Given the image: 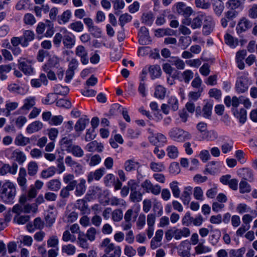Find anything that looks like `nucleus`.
<instances>
[{"label": "nucleus", "mask_w": 257, "mask_h": 257, "mask_svg": "<svg viewBox=\"0 0 257 257\" xmlns=\"http://www.w3.org/2000/svg\"><path fill=\"white\" fill-rule=\"evenodd\" d=\"M192 189L190 186L186 187L182 193L181 199L185 205H188L190 201Z\"/></svg>", "instance_id": "4be33fe9"}, {"label": "nucleus", "mask_w": 257, "mask_h": 257, "mask_svg": "<svg viewBox=\"0 0 257 257\" xmlns=\"http://www.w3.org/2000/svg\"><path fill=\"white\" fill-rule=\"evenodd\" d=\"M54 91L55 94L66 95L69 93V89L67 86L57 85L54 87Z\"/></svg>", "instance_id": "c03bdc74"}, {"label": "nucleus", "mask_w": 257, "mask_h": 257, "mask_svg": "<svg viewBox=\"0 0 257 257\" xmlns=\"http://www.w3.org/2000/svg\"><path fill=\"white\" fill-rule=\"evenodd\" d=\"M142 22L146 25H151L153 22V16L151 13H144L142 17Z\"/></svg>", "instance_id": "8fccbe9b"}, {"label": "nucleus", "mask_w": 257, "mask_h": 257, "mask_svg": "<svg viewBox=\"0 0 257 257\" xmlns=\"http://www.w3.org/2000/svg\"><path fill=\"white\" fill-rule=\"evenodd\" d=\"M149 72L152 79L159 77L161 74V69L159 65L151 66L149 68Z\"/></svg>", "instance_id": "f704fd0d"}, {"label": "nucleus", "mask_w": 257, "mask_h": 257, "mask_svg": "<svg viewBox=\"0 0 257 257\" xmlns=\"http://www.w3.org/2000/svg\"><path fill=\"white\" fill-rule=\"evenodd\" d=\"M239 188L241 193H248L251 191L250 185L245 180H241Z\"/></svg>", "instance_id": "49530a36"}, {"label": "nucleus", "mask_w": 257, "mask_h": 257, "mask_svg": "<svg viewBox=\"0 0 257 257\" xmlns=\"http://www.w3.org/2000/svg\"><path fill=\"white\" fill-rule=\"evenodd\" d=\"M69 27L70 29H71L72 30L77 32H82L83 30V25L80 21H76L73 23H72L70 26Z\"/></svg>", "instance_id": "3c124183"}, {"label": "nucleus", "mask_w": 257, "mask_h": 257, "mask_svg": "<svg viewBox=\"0 0 257 257\" xmlns=\"http://www.w3.org/2000/svg\"><path fill=\"white\" fill-rule=\"evenodd\" d=\"M23 21L26 25L33 26L36 23L35 17L31 13H27L24 15Z\"/></svg>", "instance_id": "79ce46f5"}, {"label": "nucleus", "mask_w": 257, "mask_h": 257, "mask_svg": "<svg viewBox=\"0 0 257 257\" xmlns=\"http://www.w3.org/2000/svg\"><path fill=\"white\" fill-rule=\"evenodd\" d=\"M56 105L59 107L69 108L71 106V103L68 100L60 99L56 102Z\"/></svg>", "instance_id": "774afa93"}, {"label": "nucleus", "mask_w": 257, "mask_h": 257, "mask_svg": "<svg viewBox=\"0 0 257 257\" xmlns=\"http://www.w3.org/2000/svg\"><path fill=\"white\" fill-rule=\"evenodd\" d=\"M18 68L25 75H31L34 73V68L33 67V60L24 57H21L18 61Z\"/></svg>", "instance_id": "f03ea898"}, {"label": "nucleus", "mask_w": 257, "mask_h": 257, "mask_svg": "<svg viewBox=\"0 0 257 257\" xmlns=\"http://www.w3.org/2000/svg\"><path fill=\"white\" fill-rule=\"evenodd\" d=\"M68 153H71L74 156L81 158L84 155L83 149L78 145H74Z\"/></svg>", "instance_id": "7c9ffc66"}, {"label": "nucleus", "mask_w": 257, "mask_h": 257, "mask_svg": "<svg viewBox=\"0 0 257 257\" xmlns=\"http://www.w3.org/2000/svg\"><path fill=\"white\" fill-rule=\"evenodd\" d=\"M190 230L188 228L176 229L173 232V236L176 240L181 239L182 237H187L190 235Z\"/></svg>", "instance_id": "2eb2a0df"}, {"label": "nucleus", "mask_w": 257, "mask_h": 257, "mask_svg": "<svg viewBox=\"0 0 257 257\" xmlns=\"http://www.w3.org/2000/svg\"><path fill=\"white\" fill-rule=\"evenodd\" d=\"M38 166L35 162L31 161L28 165V174L31 176H35L38 172Z\"/></svg>", "instance_id": "4c0bfd02"}, {"label": "nucleus", "mask_w": 257, "mask_h": 257, "mask_svg": "<svg viewBox=\"0 0 257 257\" xmlns=\"http://www.w3.org/2000/svg\"><path fill=\"white\" fill-rule=\"evenodd\" d=\"M23 38L22 47H26L29 45V42L32 41L35 38L34 33L31 30H26L24 32Z\"/></svg>", "instance_id": "6ab92c4d"}, {"label": "nucleus", "mask_w": 257, "mask_h": 257, "mask_svg": "<svg viewBox=\"0 0 257 257\" xmlns=\"http://www.w3.org/2000/svg\"><path fill=\"white\" fill-rule=\"evenodd\" d=\"M234 143L232 141L223 143L221 146L222 152L223 154H227L233 149Z\"/></svg>", "instance_id": "e433bc0d"}, {"label": "nucleus", "mask_w": 257, "mask_h": 257, "mask_svg": "<svg viewBox=\"0 0 257 257\" xmlns=\"http://www.w3.org/2000/svg\"><path fill=\"white\" fill-rule=\"evenodd\" d=\"M56 173V168L54 167H50L46 170L42 171L41 176L43 178H48L53 176Z\"/></svg>", "instance_id": "ea45409f"}, {"label": "nucleus", "mask_w": 257, "mask_h": 257, "mask_svg": "<svg viewBox=\"0 0 257 257\" xmlns=\"http://www.w3.org/2000/svg\"><path fill=\"white\" fill-rule=\"evenodd\" d=\"M100 247L104 248V252L106 254H109V253L114 250L115 251L117 248L119 249V255L120 256L121 253V249L120 246H115L113 243L110 242V239L106 238L104 239L100 244Z\"/></svg>", "instance_id": "6e6552de"}, {"label": "nucleus", "mask_w": 257, "mask_h": 257, "mask_svg": "<svg viewBox=\"0 0 257 257\" xmlns=\"http://www.w3.org/2000/svg\"><path fill=\"white\" fill-rule=\"evenodd\" d=\"M170 187L174 196L178 198L180 196V191L178 186V182L176 181L172 182L170 184Z\"/></svg>", "instance_id": "864d4df0"}, {"label": "nucleus", "mask_w": 257, "mask_h": 257, "mask_svg": "<svg viewBox=\"0 0 257 257\" xmlns=\"http://www.w3.org/2000/svg\"><path fill=\"white\" fill-rule=\"evenodd\" d=\"M141 167L139 162L135 161L134 159L126 160L124 163V168L127 172H131Z\"/></svg>", "instance_id": "dca6fc26"}, {"label": "nucleus", "mask_w": 257, "mask_h": 257, "mask_svg": "<svg viewBox=\"0 0 257 257\" xmlns=\"http://www.w3.org/2000/svg\"><path fill=\"white\" fill-rule=\"evenodd\" d=\"M166 151L167 155L171 159H175L178 156V149L174 146L168 147Z\"/></svg>", "instance_id": "37998d69"}, {"label": "nucleus", "mask_w": 257, "mask_h": 257, "mask_svg": "<svg viewBox=\"0 0 257 257\" xmlns=\"http://www.w3.org/2000/svg\"><path fill=\"white\" fill-rule=\"evenodd\" d=\"M204 26L203 27V33L205 35H209L213 30L214 22L211 16L204 15Z\"/></svg>", "instance_id": "423d86ee"}, {"label": "nucleus", "mask_w": 257, "mask_h": 257, "mask_svg": "<svg viewBox=\"0 0 257 257\" xmlns=\"http://www.w3.org/2000/svg\"><path fill=\"white\" fill-rule=\"evenodd\" d=\"M30 219L29 215L16 216L14 221L19 224H24Z\"/></svg>", "instance_id": "4d7b16f0"}, {"label": "nucleus", "mask_w": 257, "mask_h": 257, "mask_svg": "<svg viewBox=\"0 0 257 257\" xmlns=\"http://www.w3.org/2000/svg\"><path fill=\"white\" fill-rule=\"evenodd\" d=\"M11 159L22 165L26 161V156L23 152L19 149H16L13 151Z\"/></svg>", "instance_id": "f8f14e48"}, {"label": "nucleus", "mask_w": 257, "mask_h": 257, "mask_svg": "<svg viewBox=\"0 0 257 257\" xmlns=\"http://www.w3.org/2000/svg\"><path fill=\"white\" fill-rule=\"evenodd\" d=\"M132 17L129 14L125 13L120 15L119 18V21L120 26L122 27L125 24L130 22L132 20Z\"/></svg>", "instance_id": "bf43d9fd"}, {"label": "nucleus", "mask_w": 257, "mask_h": 257, "mask_svg": "<svg viewBox=\"0 0 257 257\" xmlns=\"http://www.w3.org/2000/svg\"><path fill=\"white\" fill-rule=\"evenodd\" d=\"M30 143V139L23 136L22 134L18 135L15 140V144L19 146H25Z\"/></svg>", "instance_id": "cd10ccee"}, {"label": "nucleus", "mask_w": 257, "mask_h": 257, "mask_svg": "<svg viewBox=\"0 0 257 257\" xmlns=\"http://www.w3.org/2000/svg\"><path fill=\"white\" fill-rule=\"evenodd\" d=\"M76 237L74 235L70 234L69 231L66 230L64 232L62 236V240L64 241H69L74 242L76 241Z\"/></svg>", "instance_id": "052dcab7"}, {"label": "nucleus", "mask_w": 257, "mask_h": 257, "mask_svg": "<svg viewBox=\"0 0 257 257\" xmlns=\"http://www.w3.org/2000/svg\"><path fill=\"white\" fill-rule=\"evenodd\" d=\"M96 234V229L94 227H90L87 230L85 235L89 240L92 241L95 239Z\"/></svg>", "instance_id": "69168bd1"}, {"label": "nucleus", "mask_w": 257, "mask_h": 257, "mask_svg": "<svg viewBox=\"0 0 257 257\" xmlns=\"http://www.w3.org/2000/svg\"><path fill=\"white\" fill-rule=\"evenodd\" d=\"M245 249L241 248L238 249H231L229 251L230 257H243Z\"/></svg>", "instance_id": "e2e57ef3"}, {"label": "nucleus", "mask_w": 257, "mask_h": 257, "mask_svg": "<svg viewBox=\"0 0 257 257\" xmlns=\"http://www.w3.org/2000/svg\"><path fill=\"white\" fill-rule=\"evenodd\" d=\"M35 105V98L34 97H29L25 99L24 104L21 107V109L28 111L32 108Z\"/></svg>", "instance_id": "473e14b6"}, {"label": "nucleus", "mask_w": 257, "mask_h": 257, "mask_svg": "<svg viewBox=\"0 0 257 257\" xmlns=\"http://www.w3.org/2000/svg\"><path fill=\"white\" fill-rule=\"evenodd\" d=\"M150 168L154 172H162L165 169V166L163 163L153 162L151 163Z\"/></svg>", "instance_id": "13d9d810"}, {"label": "nucleus", "mask_w": 257, "mask_h": 257, "mask_svg": "<svg viewBox=\"0 0 257 257\" xmlns=\"http://www.w3.org/2000/svg\"><path fill=\"white\" fill-rule=\"evenodd\" d=\"M105 169L101 168L96 170L94 172H90L88 176L87 181L90 183L93 179L99 180L105 173Z\"/></svg>", "instance_id": "a211bd4d"}, {"label": "nucleus", "mask_w": 257, "mask_h": 257, "mask_svg": "<svg viewBox=\"0 0 257 257\" xmlns=\"http://www.w3.org/2000/svg\"><path fill=\"white\" fill-rule=\"evenodd\" d=\"M75 54L80 59L81 63L87 65L89 63L88 53L85 48L82 45L78 46L75 49Z\"/></svg>", "instance_id": "39448f33"}, {"label": "nucleus", "mask_w": 257, "mask_h": 257, "mask_svg": "<svg viewBox=\"0 0 257 257\" xmlns=\"http://www.w3.org/2000/svg\"><path fill=\"white\" fill-rule=\"evenodd\" d=\"M26 170L24 168H20L17 181L22 191L25 192H26L27 189V180L26 178Z\"/></svg>", "instance_id": "0eeeda50"}, {"label": "nucleus", "mask_w": 257, "mask_h": 257, "mask_svg": "<svg viewBox=\"0 0 257 257\" xmlns=\"http://www.w3.org/2000/svg\"><path fill=\"white\" fill-rule=\"evenodd\" d=\"M212 104L207 103L203 107V116L205 118L209 119L212 114Z\"/></svg>", "instance_id": "a18cd8bd"}, {"label": "nucleus", "mask_w": 257, "mask_h": 257, "mask_svg": "<svg viewBox=\"0 0 257 257\" xmlns=\"http://www.w3.org/2000/svg\"><path fill=\"white\" fill-rule=\"evenodd\" d=\"M139 43L141 45L148 44L150 42L149 33L148 29L145 27H142L139 33Z\"/></svg>", "instance_id": "9b49d317"}, {"label": "nucleus", "mask_w": 257, "mask_h": 257, "mask_svg": "<svg viewBox=\"0 0 257 257\" xmlns=\"http://www.w3.org/2000/svg\"><path fill=\"white\" fill-rule=\"evenodd\" d=\"M213 8L216 15L219 16L224 8L223 3L221 0H214Z\"/></svg>", "instance_id": "a878e982"}, {"label": "nucleus", "mask_w": 257, "mask_h": 257, "mask_svg": "<svg viewBox=\"0 0 257 257\" xmlns=\"http://www.w3.org/2000/svg\"><path fill=\"white\" fill-rule=\"evenodd\" d=\"M251 22L245 18L241 19L238 22L236 27V31L238 34L245 32L251 27Z\"/></svg>", "instance_id": "4468645a"}, {"label": "nucleus", "mask_w": 257, "mask_h": 257, "mask_svg": "<svg viewBox=\"0 0 257 257\" xmlns=\"http://www.w3.org/2000/svg\"><path fill=\"white\" fill-rule=\"evenodd\" d=\"M182 76L184 82L188 83L193 77V73L190 70H186L182 73Z\"/></svg>", "instance_id": "0e129e2a"}, {"label": "nucleus", "mask_w": 257, "mask_h": 257, "mask_svg": "<svg viewBox=\"0 0 257 257\" xmlns=\"http://www.w3.org/2000/svg\"><path fill=\"white\" fill-rule=\"evenodd\" d=\"M63 43L67 48H72L75 44L74 36H71L66 30H63Z\"/></svg>", "instance_id": "9d476101"}, {"label": "nucleus", "mask_w": 257, "mask_h": 257, "mask_svg": "<svg viewBox=\"0 0 257 257\" xmlns=\"http://www.w3.org/2000/svg\"><path fill=\"white\" fill-rule=\"evenodd\" d=\"M167 104L172 110L175 111L179 108V102L177 98L173 96H170L167 100Z\"/></svg>", "instance_id": "2f4dec72"}, {"label": "nucleus", "mask_w": 257, "mask_h": 257, "mask_svg": "<svg viewBox=\"0 0 257 257\" xmlns=\"http://www.w3.org/2000/svg\"><path fill=\"white\" fill-rule=\"evenodd\" d=\"M86 149L89 152H101L103 149V145L96 141L89 143L86 146Z\"/></svg>", "instance_id": "f3484780"}, {"label": "nucleus", "mask_w": 257, "mask_h": 257, "mask_svg": "<svg viewBox=\"0 0 257 257\" xmlns=\"http://www.w3.org/2000/svg\"><path fill=\"white\" fill-rule=\"evenodd\" d=\"M89 123V119L88 118L81 117L76 122L74 125V129L76 132H81L85 128L86 125Z\"/></svg>", "instance_id": "412c9836"}, {"label": "nucleus", "mask_w": 257, "mask_h": 257, "mask_svg": "<svg viewBox=\"0 0 257 257\" xmlns=\"http://www.w3.org/2000/svg\"><path fill=\"white\" fill-rule=\"evenodd\" d=\"M85 180L84 179H81L80 182L76 186V190L75 191V194L77 196H80L82 195L85 192L86 187H85Z\"/></svg>", "instance_id": "c85d7f7f"}, {"label": "nucleus", "mask_w": 257, "mask_h": 257, "mask_svg": "<svg viewBox=\"0 0 257 257\" xmlns=\"http://www.w3.org/2000/svg\"><path fill=\"white\" fill-rule=\"evenodd\" d=\"M220 236V232L218 230L213 231L212 234L209 236V240L212 245H215L218 242Z\"/></svg>", "instance_id": "603ef678"}, {"label": "nucleus", "mask_w": 257, "mask_h": 257, "mask_svg": "<svg viewBox=\"0 0 257 257\" xmlns=\"http://www.w3.org/2000/svg\"><path fill=\"white\" fill-rule=\"evenodd\" d=\"M195 252L197 254H201L203 253L209 252L211 251V249L208 246H204L203 243H199L195 247Z\"/></svg>", "instance_id": "de8ad7c7"}, {"label": "nucleus", "mask_w": 257, "mask_h": 257, "mask_svg": "<svg viewBox=\"0 0 257 257\" xmlns=\"http://www.w3.org/2000/svg\"><path fill=\"white\" fill-rule=\"evenodd\" d=\"M62 252L68 255H72L76 252V247L71 244L64 245L62 247Z\"/></svg>", "instance_id": "58836bf2"}, {"label": "nucleus", "mask_w": 257, "mask_h": 257, "mask_svg": "<svg viewBox=\"0 0 257 257\" xmlns=\"http://www.w3.org/2000/svg\"><path fill=\"white\" fill-rule=\"evenodd\" d=\"M63 31H61L60 32L57 33L55 34L54 39L53 43L56 47H59L61 44L62 40H63Z\"/></svg>", "instance_id": "338daca9"}, {"label": "nucleus", "mask_w": 257, "mask_h": 257, "mask_svg": "<svg viewBox=\"0 0 257 257\" xmlns=\"http://www.w3.org/2000/svg\"><path fill=\"white\" fill-rule=\"evenodd\" d=\"M76 206L83 214L87 213L89 211L87 202L84 199L78 200L76 202Z\"/></svg>", "instance_id": "bb28decb"}, {"label": "nucleus", "mask_w": 257, "mask_h": 257, "mask_svg": "<svg viewBox=\"0 0 257 257\" xmlns=\"http://www.w3.org/2000/svg\"><path fill=\"white\" fill-rule=\"evenodd\" d=\"M166 89L162 85H158L156 87L155 96L160 99H163L166 95Z\"/></svg>", "instance_id": "c9c22d12"}, {"label": "nucleus", "mask_w": 257, "mask_h": 257, "mask_svg": "<svg viewBox=\"0 0 257 257\" xmlns=\"http://www.w3.org/2000/svg\"><path fill=\"white\" fill-rule=\"evenodd\" d=\"M43 127V123L40 121H35L30 123L27 127V132L29 134H33L38 132Z\"/></svg>", "instance_id": "5701e85b"}, {"label": "nucleus", "mask_w": 257, "mask_h": 257, "mask_svg": "<svg viewBox=\"0 0 257 257\" xmlns=\"http://www.w3.org/2000/svg\"><path fill=\"white\" fill-rule=\"evenodd\" d=\"M238 174L242 177V180H248L252 182L254 180V176L252 171L247 168H243L238 171Z\"/></svg>", "instance_id": "ddd939ff"}, {"label": "nucleus", "mask_w": 257, "mask_h": 257, "mask_svg": "<svg viewBox=\"0 0 257 257\" xmlns=\"http://www.w3.org/2000/svg\"><path fill=\"white\" fill-rule=\"evenodd\" d=\"M77 242L80 247L84 249H88L89 248V243L86 239L85 234L84 232H79Z\"/></svg>", "instance_id": "393cba45"}, {"label": "nucleus", "mask_w": 257, "mask_h": 257, "mask_svg": "<svg viewBox=\"0 0 257 257\" xmlns=\"http://www.w3.org/2000/svg\"><path fill=\"white\" fill-rule=\"evenodd\" d=\"M61 186V183L58 179L51 180L47 183V188L53 191H58L60 189Z\"/></svg>", "instance_id": "b1692460"}, {"label": "nucleus", "mask_w": 257, "mask_h": 257, "mask_svg": "<svg viewBox=\"0 0 257 257\" xmlns=\"http://www.w3.org/2000/svg\"><path fill=\"white\" fill-rule=\"evenodd\" d=\"M225 42L226 44L232 48H235L238 45V41L229 34H226L224 36Z\"/></svg>", "instance_id": "a19ab883"}, {"label": "nucleus", "mask_w": 257, "mask_h": 257, "mask_svg": "<svg viewBox=\"0 0 257 257\" xmlns=\"http://www.w3.org/2000/svg\"><path fill=\"white\" fill-rule=\"evenodd\" d=\"M193 218L191 216L190 212L186 213L182 218V224L186 226H190L193 223Z\"/></svg>", "instance_id": "680f3d73"}, {"label": "nucleus", "mask_w": 257, "mask_h": 257, "mask_svg": "<svg viewBox=\"0 0 257 257\" xmlns=\"http://www.w3.org/2000/svg\"><path fill=\"white\" fill-rule=\"evenodd\" d=\"M196 7L198 8L206 10L210 7V3L205 0H195Z\"/></svg>", "instance_id": "09e8293b"}, {"label": "nucleus", "mask_w": 257, "mask_h": 257, "mask_svg": "<svg viewBox=\"0 0 257 257\" xmlns=\"http://www.w3.org/2000/svg\"><path fill=\"white\" fill-rule=\"evenodd\" d=\"M60 145L62 150L66 151L67 152L72 148L74 145L73 144V141L68 137H63L60 141Z\"/></svg>", "instance_id": "aec40b11"}, {"label": "nucleus", "mask_w": 257, "mask_h": 257, "mask_svg": "<svg viewBox=\"0 0 257 257\" xmlns=\"http://www.w3.org/2000/svg\"><path fill=\"white\" fill-rule=\"evenodd\" d=\"M204 18V15H199L194 18L191 22V28L193 29H196L200 28L202 24V21Z\"/></svg>", "instance_id": "c756f323"}, {"label": "nucleus", "mask_w": 257, "mask_h": 257, "mask_svg": "<svg viewBox=\"0 0 257 257\" xmlns=\"http://www.w3.org/2000/svg\"><path fill=\"white\" fill-rule=\"evenodd\" d=\"M234 115L239 119L241 123H244L246 119V111L243 108H241L238 111L236 109L234 110Z\"/></svg>", "instance_id": "72a5a7b5"}, {"label": "nucleus", "mask_w": 257, "mask_h": 257, "mask_svg": "<svg viewBox=\"0 0 257 257\" xmlns=\"http://www.w3.org/2000/svg\"><path fill=\"white\" fill-rule=\"evenodd\" d=\"M123 217V213L121 210L117 209L112 212V219L114 221H120Z\"/></svg>", "instance_id": "5fc2aeb1"}, {"label": "nucleus", "mask_w": 257, "mask_h": 257, "mask_svg": "<svg viewBox=\"0 0 257 257\" xmlns=\"http://www.w3.org/2000/svg\"><path fill=\"white\" fill-rule=\"evenodd\" d=\"M169 135L175 141L183 142L189 140L191 135L188 132L179 128H173L169 133Z\"/></svg>", "instance_id": "20e7f679"}, {"label": "nucleus", "mask_w": 257, "mask_h": 257, "mask_svg": "<svg viewBox=\"0 0 257 257\" xmlns=\"http://www.w3.org/2000/svg\"><path fill=\"white\" fill-rule=\"evenodd\" d=\"M127 185L130 187V199L133 202H139L142 200L143 193L139 190V185L133 180L129 181Z\"/></svg>", "instance_id": "7ed1b4c3"}, {"label": "nucleus", "mask_w": 257, "mask_h": 257, "mask_svg": "<svg viewBox=\"0 0 257 257\" xmlns=\"http://www.w3.org/2000/svg\"><path fill=\"white\" fill-rule=\"evenodd\" d=\"M17 190L14 184L7 181L3 184L1 189L0 199L5 203H13Z\"/></svg>", "instance_id": "f257e3e1"}, {"label": "nucleus", "mask_w": 257, "mask_h": 257, "mask_svg": "<svg viewBox=\"0 0 257 257\" xmlns=\"http://www.w3.org/2000/svg\"><path fill=\"white\" fill-rule=\"evenodd\" d=\"M235 88L238 93L245 92L248 88V80L245 76H240L237 79Z\"/></svg>", "instance_id": "1a4fd4ad"}, {"label": "nucleus", "mask_w": 257, "mask_h": 257, "mask_svg": "<svg viewBox=\"0 0 257 257\" xmlns=\"http://www.w3.org/2000/svg\"><path fill=\"white\" fill-rule=\"evenodd\" d=\"M8 89L12 93L18 94H22L23 93V89L15 83L10 84L8 87Z\"/></svg>", "instance_id": "6e6d98bb"}]
</instances>
